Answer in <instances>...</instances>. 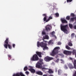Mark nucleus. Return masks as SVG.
I'll use <instances>...</instances> for the list:
<instances>
[{
  "label": "nucleus",
  "mask_w": 76,
  "mask_h": 76,
  "mask_svg": "<svg viewBox=\"0 0 76 76\" xmlns=\"http://www.w3.org/2000/svg\"><path fill=\"white\" fill-rule=\"evenodd\" d=\"M71 16H72V17H73V16H75V14L73 13H71Z\"/></svg>",
  "instance_id": "obj_33"
},
{
  "label": "nucleus",
  "mask_w": 76,
  "mask_h": 76,
  "mask_svg": "<svg viewBox=\"0 0 76 76\" xmlns=\"http://www.w3.org/2000/svg\"><path fill=\"white\" fill-rule=\"evenodd\" d=\"M58 61H59V60L58 59H57L56 61V62L57 63L58 62Z\"/></svg>",
  "instance_id": "obj_44"
},
{
  "label": "nucleus",
  "mask_w": 76,
  "mask_h": 76,
  "mask_svg": "<svg viewBox=\"0 0 76 76\" xmlns=\"http://www.w3.org/2000/svg\"><path fill=\"white\" fill-rule=\"evenodd\" d=\"M59 49H60V47H56L53 50L52 52L50 54V55L54 56L57 54L58 53V51H57V50H59Z\"/></svg>",
  "instance_id": "obj_3"
},
{
  "label": "nucleus",
  "mask_w": 76,
  "mask_h": 76,
  "mask_svg": "<svg viewBox=\"0 0 76 76\" xmlns=\"http://www.w3.org/2000/svg\"><path fill=\"white\" fill-rule=\"evenodd\" d=\"M8 57L9 58L8 59L9 60H10V59L12 58V57L11 56V55H8Z\"/></svg>",
  "instance_id": "obj_22"
},
{
  "label": "nucleus",
  "mask_w": 76,
  "mask_h": 76,
  "mask_svg": "<svg viewBox=\"0 0 76 76\" xmlns=\"http://www.w3.org/2000/svg\"><path fill=\"white\" fill-rule=\"evenodd\" d=\"M66 1L67 3H70V2L72 1V0H67Z\"/></svg>",
  "instance_id": "obj_29"
},
{
  "label": "nucleus",
  "mask_w": 76,
  "mask_h": 76,
  "mask_svg": "<svg viewBox=\"0 0 76 76\" xmlns=\"http://www.w3.org/2000/svg\"><path fill=\"white\" fill-rule=\"evenodd\" d=\"M45 30L47 31H48V25H47L45 27Z\"/></svg>",
  "instance_id": "obj_30"
},
{
  "label": "nucleus",
  "mask_w": 76,
  "mask_h": 76,
  "mask_svg": "<svg viewBox=\"0 0 76 76\" xmlns=\"http://www.w3.org/2000/svg\"><path fill=\"white\" fill-rule=\"evenodd\" d=\"M66 20H70V16H67L66 17Z\"/></svg>",
  "instance_id": "obj_24"
},
{
  "label": "nucleus",
  "mask_w": 76,
  "mask_h": 76,
  "mask_svg": "<svg viewBox=\"0 0 76 76\" xmlns=\"http://www.w3.org/2000/svg\"><path fill=\"white\" fill-rule=\"evenodd\" d=\"M63 53L65 54H66V55H70L72 54V51L65 50L63 52Z\"/></svg>",
  "instance_id": "obj_7"
},
{
  "label": "nucleus",
  "mask_w": 76,
  "mask_h": 76,
  "mask_svg": "<svg viewBox=\"0 0 76 76\" xmlns=\"http://www.w3.org/2000/svg\"><path fill=\"white\" fill-rule=\"evenodd\" d=\"M42 69H45V68H42Z\"/></svg>",
  "instance_id": "obj_49"
},
{
  "label": "nucleus",
  "mask_w": 76,
  "mask_h": 76,
  "mask_svg": "<svg viewBox=\"0 0 76 76\" xmlns=\"http://www.w3.org/2000/svg\"><path fill=\"white\" fill-rule=\"evenodd\" d=\"M53 19V17H51V16H50L48 20V21L50 20V19Z\"/></svg>",
  "instance_id": "obj_31"
},
{
  "label": "nucleus",
  "mask_w": 76,
  "mask_h": 76,
  "mask_svg": "<svg viewBox=\"0 0 76 76\" xmlns=\"http://www.w3.org/2000/svg\"><path fill=\"white\" fill-rule=\"evenodd\" d=\"M69 58L70 59V60H72V58Z\"/></svg>",
  "instance_id": "obj_48"
},
{
  "label": "nucleus",
  "mask_w": 76,
  "mask_h": 76,
  "mask_svg": "<svg viewBox=\"0 0 76 76\" xmlns=\"http://www.w3.org/2000/svg\"><path fill=\"white\" fill-rule=\"evenodd\" d=\"M55 15L56 17H58L59 16V14L58 13H56L55 14Z\"/></svg>",
  "instance_id": "obj_28"
},
{
  "label": "nucleus",
  "mask_w": 76,
  "mask_h": 76,
  "mask_svg": "<svg viewBox=\"0 0 76 76\" xmlns=\"http://www.w3.org/2000/svg\"><path fill=\"white\" fill-rule=\"evenodd\" d=\"M43 61V59H40L39 60V61H40V62H42Z\"/></svg>",
  "instance_id": "obj_40"
},
{
  "label": "nucleus",
  "mask_w": 76,
  "mask_h": 76,
  "mask_svg": "<svg viewBox=\"0 0 76 76\" xmlns=\"http://www.w3.org/2000/svg\"><path fill=\"white\" fill-rule=\"evenodd\" d=\"M36 55H37V56H38L39 57H40V58H41V57H42V56L41 55V54H42V53H41V52H36Z\"/></svg>",
  "instance_id": "obj_10"
},
{
  "label": "nucleus",
  "mask_w": 76,
  "mask_h": 76,
  "mask_svg": "<svg viewBox=\"0 0 76 76\" xmlns=\"http://www.w3.org/2000/svg\"><path fill=\"white\" fill-rule=\"evenodd\" d=\"M45 29H43L42 31V34L43 35H46V33L45 32Z\"/></svg>",
  "instance_id": "obj_15"
},
{
  "label": "nucleus",
  "mask_w": 76,
  "mask_h": 76,
  "mask_svg": "<svg viewBox=\"0 0 76 76\" xmlns=\"http://www.w3.org/2000/svg\"><path fill=\"white\" fill-rule=\"evenodd\" d=\"M58 45H61V43L60 42H58Z\"/></svg>",
  "instance_id": "obj_38"
},
{
  "label": "nucleus",
  "mask_w": 76,
  "mask_h": 76,
  "mask_svg": "<svg viewBox=\"0 0 76 76\" xmlns=\"http://www.w3.org/2000/svg\"><path fill=\"white\" fill-rule=\"evenodd\" d=\"M50 34L51 35L52 37H54L55 38H56V36H55L54 35V34H55V32L53 31L51 32Z\"/></svg>",
  "instance_id": "obj_14"
},
{
  "label": "nucleus",
  "mask_w": 76,
  "mask_h": 76,
  "mask_svg": "<svg viewBox=\"0 0 76 76\" xmlns=\"http://www.w3.org/2000/svg\"><path fill=\"white\" fill-rule=\"evenodd\" d=\"M61 61H62L61 62V63H64V61H63V60L62 59H61Z\"/></svg>",
  "instance_id": "obj_42"
},
{
  "label": "nucleus",
  "mask_w": 76,
  "mask_h": 76,
  "mask_svg": "<svg viewBox=\"0 0 76 76\" xmlns=\"http://www.w3.org/2000/svg\"><path fill=\"white\" fill-rule=\"evenodd\" d=\"M25 73H26V75H28L29 74V72H28V71H26L25 72Z\"/></svg>",
  "instance_id": "obj_37"
},
{
  "label": "nucleus",
  "mask_w": 76,
  "mask_h": 76,
  "mask_svg": "<svg viewBox=\"0 0 76 76\" xmlns=\"http://www.w3.org/2000/svg\"><path fill=\"white\" fill-rule=\"evenodd\" d=\"M60 73H61V71L60 69H59L58 71V74L59 75Z\"/></svg>",
  "instance_id": "obj_34"
},
{
  "label": "nucleus",
  "mask_w": 76,
  "mask_h": 76,
  "mask_svg": "<svg viewBox=\"0 0 76 76\" xmlns=\"http://www.w3.org/2000/svg\"><path fill=\"white\" fill-rule=\"evenodd\" d=\"M43 76H47V75H43Z\"/></svg>",
  "instance_id": "obj_46"
},
{
  "label": "nucleus",
  "mask_w": 76,
  "mask_h": 76,
  "mask_svg": "<svg viewBox=\"0 0 76 76\" xmlns=\"http://www.w3.org/2000/svg\"><path fill=\"white\" fill-rule=\"evenodd\" d=\"M66 49H67V50H72V49L70 47L68 46V45L66 46Z\"/></svg>",
  "instance_id": "obj_17"
},
{
  "label": "nucleus",
  "mask_w": 76,
  "mask_h": 76,
  "mask_svg": "<svg viewBox=\"0 0 76 76\" xmlns=\"http://www.w3.org/2000/svg\"><path fill=\"white\" fill-rule=\"evenodd\" d=\"M42 64H43V63H42Z\"/></svg>",
  "instance_id": "obj_52"
},
{
  "label": "nucleus",
  "mask_w": 76,
  "mask_h": 76,
  "mask_svg": "<svg viewBox=\"0 0 76 76\" xmlns=\"http://www.w3.org/2000/svg\"><path fill=\"white\" fill-rule=\"evenodd\" d=\"M37 45V47H39V46H40L41 47H43V50H45V49L48 48V47H47V44L44 43L43 42H38Z\"/></svg>",
  "instance_id": "obj_1"
},
{
  "label": "nucleus",
  "mask_w": 76,
  "mask_h": 76,
  "mask_svg": "<svg viewBox=\"0 0 76 76\" xmlns=\"http://www.w3.org/2000/svg\"><path fill=\"white\" fill-rule=\"evenodd\" d=\"M36 73L37 74V75H40V76H42L43 75L42 72L40 71L36 72Z\"/></svg>",
  "instance_id": "obj_11"
},
{
  "label": "nucleus",
  "mask_w": 76,
  "mask_h": 76,
  "mask_svg": "<svg viewBox=\"0 0 76 76\" xmlns=\"http://www.w3.org/2000/svg\"><path fill=\"white\" fill-rule=\"evenodd\" d=\"M68 45L69 46H72L73 45V44L71 42H69L68 43Z\"/></svg>",
  "instance_id": "obj_26"
},
{
  "label": "nucleus",
  "mask_w": 76,
  "mask_h": 76,
  "mask_svg": "<svg viewBox=\"0 0 76 76\" xmlns=\"http://www.w3.org/2000/svg\"><path fill=\"white\" fill-rule=\"evenodd\" d=\"M66 76H67V74H66V75H65Z\"/></svg>",
  "instance_id": "obj_51"
},
{
  "label": "nucleus",
  "mask_w": 76,
  "mask_h": 76,
  "mask_svg": "<svg viewBox=\"0 0 76 76\" xmlns=\"http://www.w3.org/2000/svg\"><path fill=\"white\" fill-rule=\"evenodd\" d=\"M43 16H45L43 18L44 21L45 22L46 21V22H48V20H47V15L46 14H43Z\"/></svg>",
  "instance_id": "obj_9"
},
{
  "label": "nucleus",
  "mask_w": 76,
  "mask_h": 76,
  "mask_svg": "<svg viewBox=\"0 0 76 76\" xmlns=\"http://www.w3.org/2000/svg\"><path fill=\"white\" fill-rule=\"evenodd\" d=\"M61 20L62 23H67V21L64 19V18H61Z\"/></svg>",
  "instance_id": "obj_13"
},
{
  "label": "nucleus",
  "mask_w": 76,
  "mask_h": 76,
  "mask_svg": "<svg viewBox=\"0 0 76 76\" xmlns=\"http://www.w3.org/2000/svg\"><path fill=\"white\" fill-rule=\"evenodd\" d=\"M73 76H76V71H75V74L73 75Z\"/></svg>",
  "instance_id": "obj_39"
},
{
  "label": "nucleus",
  "mask_w": 76,
  "mask_h": 76,
  "mask_svg": "<svg viewBox=\"0 0 76 76\" xmlns=\"http://www.w3.org/2000/svg\"><path fill=\"white\" fill-rule=\"evenodd\" d=\"M44 60L46 61H48V56L45 57L44 58Z\"/></svg>",
  "instance_id": "obj_27"
},
{
  "label": "nucleus",
  "mask_w": 76,
  "mask_h": 76,
  "mask_svg": "<svg viewBox=\"0 0 76 76\" xmlns=\"http://www.w3.org/2000/svg\"><path fill=\"white\" fill-rule=\"evenodd\" d=\"M9 42V38H7L4 42V46L6 49L7 48L8 46L9 49H12V45L10 44H8Z\"/></svg>",
  "instance_id": "obj_2"
},
{
  "label": "nucleus",
  "mask_w": 76,
  "mask_h": 76,
  "mask_svg": "<svg viewBox=\"0 0 76 76\" xmlns=\"http://www.w3.org/2000/svg\"><path fill=\"white\" fill-rule=\"evenodd\" d=\"M43 38L44 39H48V35H45V37H43Z\"/></svg>",
  "instance_id": "obj_21"
},
{
  "label": "nucleus",
  "mask_w": 76,
  "mask_h": 76,
  "mask_svg": "<svg viewBox=\"0 0 76 76\" xmlns=\"http://www.w3.org/2000/svg\"><path fill=\"white\" fill-rule=\"evenodd\" d=\"M72 61H74L73 64L74 65V67L75 69H76V60L75 59H73Z\"/></svg>",
  "instance_id": "obj_12"
},
{
  "label": "nucleus",
  "mask_w": 76,
  "mask_h": 76,
  "mask_svg": "<svg viewBox=\"0 0 76 76\" xmlns=\"http://www.w3.org/2000/svg\"><path fill=\"white\" fill-rule=\"evenodd\" d=\"M13 60H15V59H11V61H13Z\"/></svg>",
  "instance_id": "obj_47"
},
{
  "label": "nucleus",
  "mask_w": 76,
  "mask_h": 76,
  "mask_svg": "<svg viewBox=\"0 0 76 76\" xmlns=\"http://www.w3.org/2000/svg\"><path fill=\"white\" fill-rule=\"evenodd\" d=\"M68 66L69 67L70 69H73L74 68V66L72 65V64H68Z\"/></svg>",
  "instance_id": "obj_16"
},
{
  "label": "nucleus",
  "mask_w": 76,
  "mask_h": 76,
  "mask_svg": "<svg viewBox=\"0 0 76 76\" xmlns=\"http://www.w3.org/2000/svg\"><path fill=\"white\" fill-rule=\"evenodd\" d=\"M53 58H51L50 57H48V61H50V60H53Z\"/></svg>",
  "instance_id": "obj_19"
},
{
  "label": "nucleus",
  "mask_w": 76,
  "mask_h": 76,
  "mask_svg": "<svg viewBox=\"0 0 76 76\" xmlns=\"http://www.w3.org/2000/svg\"><path fill=\"white\" fill-rule=\"evenodd\" d=\"M52 40H50L49 42V44H50V43H51V42Z\"/></svg>",
  "instance_id": "obj_45"
},
{
  "label": "nucleus",
  "mask_w": 76,
  "mask_h": 76,
  "mask_svg": "<svg viewBox=\"0 0 76 76\" xmlns=\"http://www.w3.org/2000/svg\"><path fill=\"white\" fill-rule=\"evenodd\" d=\"M12 47L14 48H15V45L14 44H12Z\"/></svg>",
  "instance_id": "obj_41"
},
{
  "label": "nucleus",
  "mask_w": 76,
  "mask_h": 76,
  "mask_svg": "<svg viewBox=\"0 0 76 76\" xmlns=\"http://www.w3.org/2000/svg\"><path fill=\"white\" fill-rule=\"evenodd\" d=\"M48 29L49 31H50V29H51V25H48Z\"/></svg>",
  "instance_id": "obj_18"
},
{
  "label": "nucleus",
  "mask_w": 76,
  "mask_h": 76,
  "mask_svg": "<svg viewBox=\"0 0 76 76\" xmlns=\"http://www.w3.org/2000/svg\"><path fill=\"white\" fill-rule=\"evenodd\" d=\"M69 26L71 29L72 28H73V25H72V24H69Z\"/></svg>",
  "instance_id": "obj_23"
},
{
  "label": "nucleus",
  "mask_w": 76,
  "mask_h": 76,
  "mask_svg": "<svg viewBox=\"0 0 76 76\" xmlns=\"http://www.w3.org/2000/svg\"><path fill=\"white\" fill-rule=\"evenodd\" d=\"M31 60L32 61H38L39 60V58L38 55L36 54L34 55L32 58H31Z\"/></svg>",
  "instance_id": "obj_5"
},
{
  "label": "nucleus",
  "mask_w": 76,
  "mask_h": 76,
  "mask_svg": "<svg viewBox=\"0 0 76 76\" xmlns=\"http://www.w3.org/2000/svg\"><path fill=\"white\" fill-rule=\"evenodd\" d=\"M49 73H53V71L51 69H49Z\"/></svg>",
  "instance_id": "obj_20"
},
{
  "label": "nucleus",
  "mask_w": 76,
  "mask_h": 76,
  "mask_svg": "<svg viewBox=\"0 0 76 76\" xmlns=\"http://www.w3.org/2000/svg\"><path fill=\"white\" fill-rule=\"evenodd\" d=\"M64 68L65 69H68V67H67L66 65L64 66Z\"/></svg>",
  "instance_id": "obj_32"
},
{
  "label": "nucleus",
  "mask_w": 76,
  "mask_h": 76,
  "mask_svg": "<svg viewBox=\"0 0 76 76\" xmlns=\"http://www.w3.org/2000/svg\"><path fill=\"white\" fill-rule=\"evenodd\" d=\"M75 52H76V50H73L72 53L73 54H75Z\"/></svg>",
  "instance_id": "obj_35"
},
{
  "label": "nucleus",
  "mask_w": 76,
  "mask_h": 76,
  "mask_svg": "<svg viewBox=\"0 0 76 76\" xmlns=\"http://www.w3.org/2000/svg\"><path fill=\"white\" fill-rule=\"evenodd\" d=\"M75 24V23H74V24Z\"/></svg>",
  "instance_id": "obj_50"
},
{
  "label": "nucleus",
  "mask_w": 76,
  "mask_h": 76,
  "mask_svg": "<svg viewBox=\"0 0 76 76\" xmlns=\"http://www.w3.org/2000/svg\"><path fill=\"white\" fill-rule=\"evenodd\" d=\"M29 70L31 72V73H35V70L34 69L32 68V67L29 66Z\"/></svg>",
  "instance_id": "obj_6"
},
{
  "label": "nucleus",
  "mask_w": 76,
  "mask_h": 76,
  "mask_svg": "<svg viewBox=\"0 0 76 76\" xmlns=\"http://www.w3.org/2000/svg\"><path fill=\"white\" fill-rule=\"evenodd\" d=\"M67 25L63 26L61 24V31H63L65 34H67V29H66V28H67Z\"/></svg>",
  "instance_id": "obj_4"
},
{
  "label": "nucleus",
  "mask_w": 76,
  "mask_h": 76,
  "mask_svg": "<svg viewBox=\"0 0 76 76\" xmlns=\"http://www.w3.org/2000/svg\"><path fill=\"white\" fill-rule=\"evenodd\" d=\"M28 70V67L27 66H26L24 68V71H26Z\"/></svg>",
  "instance_id": "obj_25"
},
{
  "label": "nucleus",
  "mask_w": 76,
  "mask_h": 76,
  "mask_svg": "<svg viewBox=\"0 0 76 76\" xmlns=\"http://www.w3.org/2000/svg\"><path fill=\"white\" fill-rule=\"evenodd\" d=\"M36 68H38V69L42 68V65L41 64L39 63H37L36 65Z\"/></svg>",
  "instance_id": "obj_8"
},
{
  "label": "nucleus",
  "mask_w": 76,
  "mask_h": 76,
  "mask_svg": "<svg viewBox=\"0 0 76 76\" xmlns=\"http://www.w3.org/2000/svg\"><path fill=\"white\" fill-rule=\"evenodd\" d=\"M74 28L75 29H76V25H75L74 26Z\"/></svg>",
  "instance_id": "obj_43"
},
{
  "label": "nucleus",
  "mask_w": 76,
  "mask_h": 76,
  "mask_svg": "<svg viewBox=\"0 0 76 76\" xmlns=\"http://www.w3.org/2000/svg\"><path fill=\"white\" fill-rule=\"evenodd\" d=\"M75 36V34L74 33H73L71 34V37H73Z\"/></svg>",
  "instance_id": "obj_36"
}]
</instances>
